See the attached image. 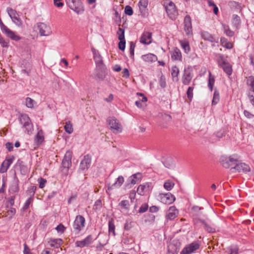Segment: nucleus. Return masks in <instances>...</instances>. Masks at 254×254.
<instances>
[{
  "label": "nucleus",
  "mask_w": 254,
  "mask_h": 254,
  "mask_svg": "<svg viewBox=\"0 0 254 254\" xmlns=\"http://www.w3.org/2000/svg\"><path fill=\"white\" fill-rule=\"evenodd\" d=\"M240 157L237 154L230 156L222 155L220 157V162L223 167L229 168L234 165H236Z\"/></svg>",
  "instance_id": "nucleus-1"
},
{
  "label": "nucleus",
  "mask_w": 254,
  "mask_h": 254,
  "mask_svg": "<svg viewBox=\"0 0 254 254\" xmlns=\"http://www.w3.org/2000/svg\"><path fill=\"white\" fill-rule=\"evenodd\" d=\"M85 225V219L80 215H77L72 224L73 231L75 234H78L83 230Z\"/></svg>",
  "instance_id": "nucleus-2"
},
{
  "label": "nucleus",
  "mask_w": 254,
  "mask_h": 254,
  "mask_svg": "<svg viewBox=\"0 0 254 254\" xmlns=\"http://www.w3.org/2000/svg\"><path fill=\"white\" fill-rule=\"evenodd\" d=\"M218 66L221 67L223 71L228 75H231L232 73L231 65L224 58L222 55H220L217 60Z\"/></svg>",
  "instance_id": "nucleus-3"
},
{
  "label": "nucleus",
  "mask_w": 254,
  "mask_h": 254,
  "mask_svg": "<svg viewBox=\"0 0 254 254\" xmlns=\"http://www.w3.org/2000/svg\"><path fill=\"white\" fill-rule=\"evenodd\" d=\"M107 122L111 130L115 133L121 132L122 127L119 121L115 117H109Z\"/></svg>",
  "instance_id": "nucleus-4"
},
{
  "label": "nucleus",
  "mask_w": 254,
  "mask_h": 254,
  "mask_svg": "<svg viewBox=\"0 0 254 254\" xmlns=\"http://www.w3.org/2000/svg\"><path fill=\"white\" fill-rule=\"evenodd\" d=\"M0 27L1 31L4 33L6 36L10 38L11 40L18 41L20 40L21 38L19 35H16L15 32L9 29L6 26L4 25L2 21L0 20Z\"/></svg>",
  "instance_id": "nucleus-5"
},
{
  "label": "nucleus",
  "mask_w": 254,
  "mask_h": 254,
  "mask_svg": "<svg viewBox=\"0 0 254 254\" xmlns=\"http://www.w3.org/2000/svg\"><path fill=\"white\" fill-rule=\"evenodd\" d=\"M20 122L23 125V127L25 129V131L28 133H30L32 132L33 130V125L27 115H21L20 118Z\"/></svg>",
  "instance_id": "nucleus-6"
},
{
  "label": "nucleus",
  "mask_w": 254,
  "mask_h": 254,
  "mask_svg": "<svg viewBox=\"0 0 254 254\" xmlns=\"http://www.w3.org/2000/svg\"><path fill=\"white\" fill-rule=\"evenodd\" d=\"M165 8L166 12L169 17L172 19H175L178 15V11L176 8L175 4L173 2L170 1L168 3L166 4Z\"/></svg>",
  "instance_id": "nucleus-7"
},
{
  "label": "nucleus",
  "mask_w": 254,
  "mask_h": 254,
  "mask_svg": "<svg viewBox=\"0 0 254 254\" xmlns=\"http://www.w3.org/2000/svg\"><path fill=\"white\" fill-rule=\"evenodd\" d=\"M7 11L13 22L18 26H21L22 25V22L19 17V15L16 10L11 8H7Z\"/></svg>",
  "instance_id": "nucleus-8"
},
{
  "label": "nucleus",
  "mask_w": 254,
  "mask_h": 254,
  "mask_svg": "<svg viewBox=\"0 0 254 254\" xmlns=\"http://www.w3.org/2000/svg\"><path fill=\"white\" fill-rule=\"evenodd\" d=\"M200 245L197 242H193L184 248L180 254H191L199 248Z\"/></svg>",
  "instance_id": "nucleus-9"
},
{
  "label": "nucleus",
  "mask_w": 254,
  "mask_h": 254,
  "mask_svg": "<svg viewBox=\"0 0 254 254\" xmlns=\"http://www.w3.org/2000/svg\"><path fill=\"white\" fill-rule=\"evenodd\" d=\"M232 172H243V173H247L251 171V168L250 166L244 163H237L235 165V167H232L230 169Z\"/></svg>",
  "instance_id": "nucleus-10"
},
{
  "label": "nucleus",
  "mask_w": 254,
  "mask_h": 254,
  "mask_svg": "<svg viewBox=\"0 0 254 254\" xmlns=\"http://www.w3.org/2000/svg\"><path fill=\"white\" fill-rule=\"evenodd\" d=\"M72 155V153L71 151H67L63 160L62 166L63 168L66 169V171H67L71 166Z\"/></svg>",
  "instance_id": "nucleus-11"
},
{
  "label": "nucleus",
  "mask_w": 254,
  "mask_h": 254,
  "mask_svg": "<svg viewBox=\"0 0 254 254\" xmlns=\"http://www.w3.org/2000/svg\"><path fill=\"white\" fill-rule=\"evenodd\" d=\"M38 27L41 36H49L52 33L50 27L44 23H38Z\"/></svg>",
  "instance_id": "nucleus-12"
},
{
  "label": "nucleus",
  "mask_w": 254,
  "mask_h": 254,
  "mask_svg": "<svg viewBox=\"0 0 254 254\" xmlns=\"http://www.w3.org/2000/svg\"><path fill=\"white\" fill-rule=\"evenodd\" d=\"M93 237L90 235L87 236L85 239L81 241H77L75 242V245L76 247L83 248L88 247L93 242Z\"/></svg>",
  "instance_id": "nucleus-13"
},
{
  "label": "nucleus",
  "mask_w": 254,
  "mask_h": 254,
  "mask_svg": "<svg viewBox=\"0 0 254 254\" xmlns=\"http://www.w3.org/2000/svg\"><path fill=\"white\" fill-rule=\"evenodd\" d=\"M193 77L192 72L190 68L184 69L182 77V82L185 85H188Z\"/></svg>",
  "instance_id": "nucleus-14"
},
{
  "label": "nucleus",
  "mask_w": 254,
  "mask_h": 254,
  "mask_svg": "<svg viewBox=\"0 0 254 254\" xmlns=\"http://www.w3.org/2000/svg\"><path fill=\"white\" fill-rule=\"evenodd\" d=\"M184 30L187 35H190L192 34V26L191 20L190 17L187 15L184 18Z\"/></svg>",
  "instance_id": "nucleus-15"
},
{
  "label": "nucleus",
  "mask_w": 254,
  "mask_h": 254,
  "mask_svg": "<svg viewBox=\"0 0 254 254\" xmlns=\"http://www.w3.org/2000/svg\"><path fill=\"white\" fill-rule=\"evenodd\" d=\"M107 74V69L105 65L101 67H96V78L99 80H103Z\"/></svg>",
  "instance_id": "nucleus-16"
},
{
  "label": "nucleus",
  "mask_w": 254,
  "mask_h": 254,
  "mask_svg": "<svg viewBox=\"0 0 254 254\" xmlns=\"http://www.w3.org/2000/svg\"><path fill=\"white\" fill-rule=\"evenodd\" d=\"M14 157H7L2 162L0 167V173H3L7 171L11 164L12 163Z\"/></svg>",
  "instance_id": "nucleus-17"
},
{
  "label": "nucleus",
  "mask_w": 254,
  "mask_h": 254,
  "mask_svg": "<svg viewBox=\"0 0 254 254\" xmlns=\"http://www.w3.org/2000/svg\"><path fill=\"white\" fill-rule=\"evenodd\" d=\"M162 202L165 204H171L175 200V197L170 193L162 194L160 196Z\"/></svg>",
  "instance_id": "nucleus-18"
},
{
  "label": "nucleus",
  "mask_w": 254,
  "mask_h": 254,
  "mask_svg": "<svg viewBox=\"0 0 254 254\" xmlns=\"http://www.w3.org/2000/svg\"><path fill=\"white\" fill-rule=\"evenodd\" d=\"M92 51L93 52L94 60L96 63V67H101L102 66H104L105 64H103L102 58L99 52L94 49H92Z\"/></svg>",
  "instance_id": "nucleus-19"
},
{
  "label": "nucleus",
  "mask_w": 254,
  "mask_h": 254,
  "mask_svg": "<svg viewBox=\"0 0 254 254\" xmlns=\"http://www.w3.org/2000/svg\"><path fill=\"white\" fill-rule=\"evenodd\" d=\"M178 214L179 212L176 208L175 206H171L167 212L166 219L170 220H173L178 216Z\"/></svg>",
  "instance_id": "nucleus-20"
},
{
  "label": "nucleus",
  "mask_w": 254,
  "mask_h": 254,
  "mask_svg": "<svg viewBox=\"0 0 254 254\" xmlns=\"http://www.w3.org/2000/svg\"><path fill=\"white\" fill-rule=\"evenodd\" d=\"M91 164V159L88 155L85 156L81 161L79 170L83 171L88 169Z\"/></svg>",
  "instance_id": "nucleus-21"
},
{
  "label": "nucleus",
  "mask_w": 254,
  "mask_h": 254,
  "mask_svg": "<svg viewBox=\"0 0 254 254\" xmlns=\"http://www.w3.org/2000/svg\"><path fill=\"white\" fill-rule=\"evenodd\" d=\"M202 38L210 42L218 43L219 39L218 37H215L209 32L207 31H203L201 33Z\"/></svg>",
  "instance_id": "nucleus-22"
},
{
  "label": "nucleus",
  "mask_w": 254,
  "mask_h": 254,
  "mask_svg": "<svg viewBox=\"0 0 254 254\" xmlns=\"http://www.w3.org/2000/svg\"><path fill=\"white\" fill-rule=\"evenodd\" d=\"M140 42L146 45L150 44L152 42V34L149 32H144L141 35Z\"/></svg>",
  "instance_id": "nucleus-23"
},
{
  "label": "nucleus",
  "mask_w": 254,
  "mask_h": 254,
  "mask_svg": "<svg viewBox=\"0 0 254 254\" xmlns=\"http://www.w3.org/2000/svg\"><path fill=\"white\" fill-rule=\"evenodd\" d=\"M124 182V179L123 177L122 176H119L114 184H113L112 185H109L107 192L109 193L108 191L110 190H113L115 188H119L122 185Z\"/></svg>",
  "instance_id": "nucleus-24"
},
{
  "label": "nucleus",
  "mask_w": 254,
  "mask_h": 254,
  "mask_svg": "<svg viewBox=\"0 0 254 254\" xmlns=\"http://www.w3.org/2000/svg\"><path fill=\"white\" fill-rule=\"evenodd\" d=\"M171 58L173 60L179 61L182 60V57L181 52L180 50L177 48L174 49V50L171 52Z\"/></svg>",
  "instance_id": "nucleus-25"
},
{
  "label": "nucleus",
  "mask_w": 254,
  "mask_h": 254,
  "mask_svg": "<svg viewBox=\"0 0 254 254\" xmlns=\"http://www.w3.org/2000/svg\"><path fill=\"white\" fill-rule=\"evenodd\" d=\"M66 3L68 5L69 8L74 10L76 11L78 7L80 4V1L79 0H65Z\"/></svg>",
  "instance_id": "nucleus-26"
},
{
  "label": "nucleus",
  "mask_w": 254,
  "mask_h": 254,
  "mask_svg": "<svg viewBox=\"0 0 254 254\" xmlns=\"http://www.w3.org/2000/svg\"><path fill=\"white\" fill-rule=\"evenodd\" d=\"M194 222L196 224L198 221H200L204 225V228L206 231L209 233H214L215 231V228L211 225L206 223L204 221L198 219H194Z\"/></svg>",
  "instance_id": "nucleus-27"
},
{
  "label": "nucleus",
  "mask_w": 254,
  "mask_h": 254,
  "mask_svg": "<svg viewBox=\"0 0 254 254\" xmlns=\"http://www.w3.org/2000/svg\"><path fill=\"white\" fill-rule=\"evenodd\" d=\"M62 242L61 239H51L48 241V244L51 247L58 249L62 245Z\"/></svg>",
  "instance_id": "nucleus-28"
},
{
  "label": "nucleus",
  "mask_w": 254,
  "mask_h": 254,
  "mask_svg": "<svg viewBox=\"0 0 254 254\" xmlns=\"http://www.w3.org/2000/svg\"><path fill=\"white\" fill-rule=\"evenodd\" d=\"M142 59L146 62L153 63L156 62L157 60V57L156 55L149 53L143 55L142 56Z\"/></svg>",
  "instance_id": "nucleus-29"
},
{
  "label": "nucleus",
  "mask_w": 254,
  "mask_h": 254,
  "mask_svg": "<svg viewBox=\"0 0 254 254\" xmlns=\"http://www.w3.org/2000/svg\"><path fill=\"white\" fill-rule=\"evenodd\" d=\"M171 75L174 82H178L179 80L178 75L180 72L179 68L176 66H173L171 69Z\"/></svg>",
  "instance_id": "nucleus-30"
},
{
  "label": "nucleus",
  "mask_w": 254,
  "mask_h": 254,
  "mask_svg": "<svg viewBox=\"0 0 254 254\" xmlns=\"http://www.w3.org/2000/svg\"><path fill=\"white\" fill-rule=\"evenodd\" d=\"M19 190L18 180L15 177L14 180L9 188V191L11 193H15Z\"/></svg>",
  "instance_id": "nucleus-31"
},
{
  "label": "nucleus",
  "mask_w": 254,
  "mask_h": 254,
  "mask_svg": "<svg viewBox=\"0 0 254 254\" xmlns=\"http://www.w3.org/2000/svg\"><path fill=\"white\" fill-rule=\"evenodd\" d=\"M44 140V132L42 130H39L35 136V141L37 145L41 144Z\"/></svg>",
  "instance_id": "nucleus-32"
},
{
  "label": "nucleus",
  "mask_w": 254,
  "mask_h": 254,
  "mask_svg": "<svg viewBox=\"0 0 254 254\" xmlns=\"http://www.w3.org/2000/svg\"><path fill=\"white\" fill-rule=\"evenodd\" d=\"M203 208L199 207L197 206H193L191 208V213L193 216H200L202 215V212L201 210Z\"/></svg>",
  "instance_id": "nucleus-33"
},
{
  "label": "nucleus",
  "mask_w": 254,
  "mask_h": 254,
  "mask_svg": "<svg viewBox=\"0 0 254 254\" xmlns=\"http://www.w3.org/2000/svg\"><path fill=\"white\" fill-rule=\"evenodd\" d=\"M220 42L221 45L223 47H225L228 49H231L233 48L232 44L231 42H229L227 40V39L224 37L221 38L220 39Z\"/></svg>",
  "instance_id": "nucleus-34"
},
{
  "label": "nucleus",
  "mask_w": 254,
  "mask_h": 254,
  "mask_svg": "<svg viewBox=\"0 0 254 254\" xmlns=\"http://www.w3.org/2000/svg\"><path fill=\"white\" fill-rule=\"evenodd\" d=\"M119 206L122 210H124L125 211H128L129 208V201L127 200H122L119 203Z\"/></svg>",
  "instance_id": "nucleus-35"
},
{
  "label": "nucleus",
  "mask_w": 254,
  "mask_h": 254,
  "mask_svg": "<svg viewBox=\"0 0 254 254\" xmlns=\"http://www.w3.org/2000/svg\"><path fill=\"white\" fill-rule=\"evenodd\" d=\"M24 103L26 107L29 108H33L36 104V101L30 97L26 98Z\"/></svg>",
  "instance_id": "nucleus-36"
},
{
  "label": "nucleus",
  "mask_w": 254,
  "mask_h": 254,
  "mask_svg": "<svg viewBox=\"0 0 254 254\" xmlns=\"http://www.w3.org/2000/svg\"><path fill=\"white\" fill-rule=\"evenodd\" d=\"M148 4V0H140L138 2V6L141 13L145 10Z\"/></svg>",
  "instance_id": "nucleus-37"
},
{
  "label": "nucleus",
  "mask_w": 254,
  "mask_h": 254,
  "mask_svg": "<svg viewBox=\"0 0 254 254\" xmlns=\"http://www.w3.org/2000/svg\"><path fill=\"white\" fill-rule=\"evenodd\" d=\"M148 184L140 185L137 189V192L140 195H143L144 192L148 190Z\"/></svg>",
  "instance_id": "nucleus-38"
},
{
  "label": "nucleus",
  "mask_w": 254,
  "mask_h": 254,
  "mask_svg": "<svg viewBox=\"0 0 254 254\" xmlns=\"http://www.w3.org/2000/svg\"><path fill=\"white\" fill-rule=\"evenodd\" d=\"M181 47L184 50L186 53H188L190 51V47L189 43L187 40H181L180 41Z\"/></svg>",
  "instance_id": "nucleus-39"
},
{
  "label": "nucleus",
  "mask_w": 254,
  "mask_h": 254,
  "mask_svg": "<svg viewBox=\"0 0 254 254\" xmlns=\"http://www.w3.org/2000/svg\"><path fill=\"white\" fill-rule=\"evenodd\" d=\"M140 178V174L139 173L135 174L130 176L128 179V181L130 184L134 185L139 181Z\"/></svg>",
  "instance_id": "nucleus-40"
},
{
  "label": "nucleus",
  "mask_w": 254,
  "mask_h": 254,
  "mask_svg": "<svg viewBox=\"0 0 254 254\" xmlns=\"http://www.w3.org/2000/svg\"><path fill=\"white\" fill-rule=\"evenodd\" d=\"M215 82L214 76L211 74L210 72H209V78L208 82V87L211 91L213 90V87Z\"/></svg>",
  "instance_id": "nucleus-41"
},
{
  "label": "nucleus",
  "mask_w": 254,
  "mask_h": 254,
  "mask_svg": "<svg viewBox=\"0 0 254 254\" xmlns=\"http://www.w3.org/2000/svg\"><path fill=\"white\" fill-rule=\"evenodd\" d=\"M222 26L224 30V33L229 37H232L234 33L229 28V26L222 24Z\"/></svg>",
  "instance_id": "nucleus-42"
},
{
  "label": "nucleus",
  "mask_w": 254,
  "mask_h": 254,
  "mask_svg": "<svg viewBox=\"0 0 254 254\" xmlns=\"http://www.w3.org/2000/svg\"><path fill=\"white\" fill-rule=\"evenodd\" d=\"M64 128L65 131L68 134L71 133L73 130L72 125L70 121L65 123Z\"/></svg>",
  "instance_id": "nucleus-43"
},
{
  "label": "nucleus",
  "mask_w": 254,
  "mask_h": 254,
  "mask_svg": "<svg viewBox=\"0 0 254 254\" xmlns=\"http://www.w3.org/2000/svg\"><path fill=\"white\" fill-rule=\"evenodd\" d=\"M178 252L179 250L176 246H175V245H170L168 247L167 254H178Z\"/></svg>",
  "instance_id": "nucleus-44"
},
{
  "label": "nucleus",
  "mask_w": 254,
  "mask_h": 254,
  "mask_svg": "<svg viewBox=\"0 0 254 254\" xmlns=\"http://www.w3.org/2000/svg\"><path fill=\"white\" fill-rule=\"evenodd\" d=\"M108 227L109 234H112L113 236H115V226L113 220L109 221Z\"/></svg>",
  "instance_id": "nucleus-45"
},
{
  "label": "nucleus",
  "mask_w": 254,
  "mask_h": 254,
  "mask_svg": "<svg viewBox=\"0 0 254 254\" xmlns=\"http://www.w3.org/2000/svg\"><path fill=\"white\" fill-rule=\"evenodd\" d=\"M219 101V92L215 89L214 92L213 99L212 101V105L217 104Z\"/></svg>",
  "instance_id": "nucleus-46"
},
{
  "label": "nucleus",
  "mask_w": 254,
  "mask_h": 254,
  "mask_svg": "<svg viewBox=\"0 0 254 254\" xmlns=\"http://www.w3.org/2000/svg\"><path fill=\"white\" fill-rule=\"evenodd\" d=\"M174 185H175V184L173 182H172L170 180H168L165 182V183L164 184V188L166 190L169 191V190H171L173 189Z\"/></svg>",
  "instance_id": "nucleus-47"
},
{
  "label": "nucleus",
  "mask_w": 254,
  "mask_h": 254,
  "mask_svg": "<svg viewBox=\"0 0 254 254\" xmlns=\"http://www.w3.org/2000/svg\"><path fill=\"white\" fill-rule=\"evenodd\" d=\"M247 84L248 85L251 86L254 92V77L249 76L247 79Z\"/></svg>",
  "instance_id": "nucleus-48"
},
{
  "label": "nucleus",
  "mask_w": 254,
  "mask_h": 254,
  "mask_svg": "<svg viewBox=\"0 0 254 254\" xmlns=\"http://www.w3.org/2000/svg\"><path fill=\"white\" fill-rule=\"evenodd\" d=\"M117 34L118 36V39L119 40H122L125 39V30L121 28H119Z\"/></svg>",
  "instance_id": "nucleus-49"
},
{
  "label": "nucleus",
  "mask_w": 254,
  "mask_h": 254,
  "mask_svg": "<svg viewBox=\"0 0 254 254\" xmlns=\"http://www.w3.org/2000/svg\"><path fill=\"white\" fill-rule=\"evenodd\" d=\"M33 198L32 196H31L25 202L23 209L26 210L30 206V204L33 202Z\"/></svg>",
  "instance_id": "nucleus-50"
},
{
  "label": "nucleus",
  "mask_w": 254,
  "mask_h": 254,
  "mask_svg": "<svg viewBox=\"0 0 254 254\" xmlns=\"http://www.w3.org/2000/svg\"><path fill=\"white\" fill-rule=\"evenodd\" d=\"M244 114L247 119L254 121V115L252 114L251 112L247 110H244Z\"/></svg>",
  "instance_id": "nucleus-51"
},
{
  "label": "nucleus",
  "mask_w": 254,
  "mask_h": 254,
  "mask_svg": "<svg viewBox=\"0 0 254 254\" xmlns=\"http://www.w3.org/2000/svg\"><path fill=\"white\" fill-rule=\"evenodd\" d=\"M0 44L2 47H8L9 42L0 35Z\"/></svg>",
  "instance_id": "nucleus-52"
},
{
  "label": "nucleus",
  "mask_w": 254,
  "mask_h": 254,
  "mask_svg": "<svg viewBox=\"0 0 254 254\" xmlns=\"http://www.w3.org/2000/svg\"><path fill=\"white\" fill-rule=\"evenodd\" d=\"M118 47L120 50L124 51L126 48V41L125 39L120 40Z\"/></svg>",
  "instance_id": "nucleus-53"
},
{
  "label": "nucleus",
  "mask_w": 254,
  "mask_h": 254,
  "mask_svg": "<svg viewBox=\"0 0 254 254\" xmlns=\"http://www.w3.org/2000/svg\"><path fill=\"white\" fill-rule=\"evenodd\" d=\"M56 230L59 233H63L65 230V227L62 224H60L57 226L56 228Z\"/></svg>",
  "instance_id": "nucleus-54"
},
{
  "label": "nucleus",
  "mask_w": 254,
  "mask_h": 254,
  "mask_svg": "<svg viewBox=\"0 0 254 254\" xmlns=\"http://www.w3.org/2000/svg\"><path fill=\"white\" fill-rule=\"evenodd\" d=\"M125 13L128 15H131L133 14V10L132 8L128 5L125 7Z\"/></svg>",
  "instance_id": "nucleus-55"
},
{
  "label": "nucleus",
  "mask_w": 254,
  "mask_h": 254,
  "mask_svg": "<svg viewBox=\"0 0 254 254\" xmlns=\"http://www.w3.org/2000/svg\"><path fill=\"white\" fill-rule=\"evenodd\" d=\"M238 249L237 247H230L228 249L227 252L229 254H237Z\"/></svg>",
  "instance_id": "nucleus-56"
},
{
  "label": "nucleus",
  "mask_w": 254,
  "mask_h": 254,
  "mask_svg": "<svg viewBox=\"0 0 254 254\" xmlns=\"http://www.w3.org/2000/svg\"><path fill=\"white\" fill-rule=\"evenodd\" d=\"M148 205L146 203L143 204L140 207L138 211L139 213H144L146 212L148 209Z\"/></svg>",
  "instance_id": "nucleus-57"
},
{
  "label": "nucleus",
  "mask_w": 254,
  "mask_h": 254,
  "mask_svg": "<svg viewBox=\"0 0 254 254\" xmlns=\"http://www.w3.org/2000/svg\"><path fill=\"white\" fill-rule=\"evenodd\" d=\"M38 182L39 183V188L42 189L45 187L47 181L45 179L40 178L38 179Z\"/></svg>",
  "instance_id": "nucleus-58"
},
{
  "label": "nucleus",
  "mask_w": 254,
  "mask_h": 254,
  "mask_svg": "<svg viewBox=\"0 0 254 254\" xmlns=\"http://www.w3.org/2000/svg\"><path fill=\"white\" fill-rule=\"evenodd\" d=\"M193 87H189L187 90V95L189 99H191L193 96Z\"/></svg>",
  "instance_id": "nucleus-59"
},
{
  "label": "nucleus",
  "mask_w": 254,
  "mask_h": 254,
  "mask_svg": "<svg viewBox=\"0 0 254 254\" xmlns=\"http://www.w3.org/2000/svg\"><path fill=\"white\" fill-rule=\"evenodd\" d=\"M135 48V44L133 42H130L129 47V52L130 56L133 57L134 55V51Z\"/></svg>",
  "instance_id": "nucleus-60"
},
{
  "label": "nucleus",
  "mask_w": 254,
  "mask_h": 254,
  "mask_svg": "<svg viewBox=\"0 0 254 254\" xmlns=\"http://www.w3.org/2000/svg\"><path fill=\"white\" fill-rule=\"evenodd\" d=\"M5 146L9 151H11L13 148V144L10 142L6 143L5 144Z\"/></svg>",
  "instance_id": "nucleus-61"
},
{
  "label": "nucleus",
  "mask_w": 254,
  "mask_h": 254,
  "mask_svg": "<svg viewBox=\"0 0 254 254\" xmlns=\"http://www.w3.org/2000/svg\"><path fill=\"white\" fill-rule=\"evenodd\" d=\"M160 84L161 87L164 88L166 86V81L164 77H161L160 79Z\"/></svg>",
  "instance_id": "nucleus-62"
},
{
  "label": "nucleus",
  "mask_w": 254,
  "mask_h": 254,
  "mask_svg": "<svg viewBox=\"0 0 254 254\" xmlns=\"http://www.w3.org/2000/svg\"><path fill=\"white\" fill-rule=\"evenodd\" d=\"M137 95L138 96H140L142 98L141 99H139V100H140L141 101V102H145L147 101V98L146 97H145L143 94L141 93H137Z\"/></svg>",
  "instance_id": "nucleus-63"
},
{
  "label": "nucleus",
  "mask_w": 254,
  "mask_h": 254,
  "mask_svg": "<svg viewBox=\"0 0 254 254\" xmlns=\"http://www.w3.org/2000/svg\"><path fill=\"white\" fill-rule=\"evenodd\" d=\"M240 22L239 17L237 15H234L233 23H235V24H239Z\"/></svg>",
  "instance_id": "nucleus-64"
}]
</instances>
